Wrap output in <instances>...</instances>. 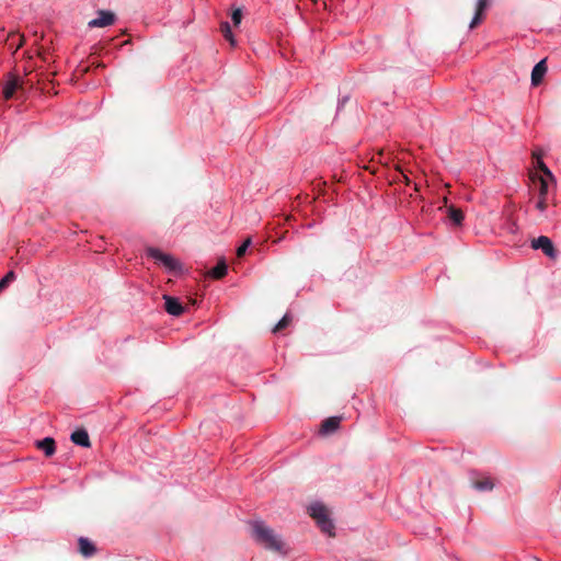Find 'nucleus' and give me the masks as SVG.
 I'll list each match as a JSON object with an SVG mask.
<instances>
[{
	"mask_svg": "<svg viewBox=\"0 0 561 561\" xmlns=\"http://www.w3.org/2000/svg\"><path fill=\"white\" fill-rule=\"evenodd\" d=\"M309 515L316 520L318 527L328 536H334V524L329 517L325 506L321 502L312 503L309 508Z\"/></svg>",
	"mask_w": 561,
	"mask_h": 561,
	"instance_id": "nucleus-2",
	"label": "nucleus"
},
{
	"mask_svg": "<svg viewBox=\"0 0 561 561\" xmlns=\"http://www.w3.org/2000/svg\"><path fill=\"white\" fill-rule=\"evenodd\" d=\"M548 194V181L540 179L539 197H546Z\"/></svg>",
	"mask_w": 561,
	"mask_h": 561,
	"instance_id": "nucleus-22",
	"label": "nucleus"
},
{
	"mask_svg": "<svg viewBox=\"0 0 561 561\" xmlns=\"http://www.w3.org/2000/svg\"><path fill=\"white\" fill-rule=\"evenodd\" d=\"M241 19H242V12L240 9H237L232 12V15H231V20H232V23L238 26L240 23H241Z\"/></svg>",
	"mask_w": 561,
	"mask_h": 561,
	"instance_id": "nucleus-23",
	"label": "nucleus"
},
{
	"mask_svg": "<svg viewBox=\"0 0 561 561\" xmlns=\"http://www.w3.org/2000/svg\"><path fill=\"white\" fill-rule=\"evenodd\" d=\"M78 542H79V551L83 557L89 558L95 553L96 548L93 545V542H91L88 538L80 537Z\"/></svg>",
	"mask_w": 561,
	"mask_h": 561,
	"instance_id": "nucleus-11",
	"label": "nucleus"
},
{
	"mask_svg": "<svg viewBox=\"0 0 561 561\" xmlns=\"http://www.w3.org/2000/svg\"><path fill=\"white\" fill-rule=\"evenodd\" d=\"M448 218L450 219V221L456 225V226H460L462 224V220H463V214L460 209L458 208H455L454 206H450L448 208Z\"/></svg>",
	"mask_w": 561,
	"mask_h": 561,
	"instance_id": "nucleus-16",
	"label": "nucleus"
},
{
	"mask_svg": "<svg viewBox=\"0 0 561 561\" xmlns=\"http://www.w3.org/2000/svg\"><path fill=\"white\" fill-rule=\"evenodd\" d=\"M70 439L73 444H76L80 447H90V445H91L89 434L83 428L75 431L71 434Z\"/></svg>",
	"mask_w": 561,
	"mask_h": 561,
	"instance_id": "nucleus-10",
	"label": "nucleus"
},
{
	"mask_svg": "<svg viewBox=\"0 0 561 561\" xmlns=\"http://www.w3.org/2000/svg\"><path fill=\"white\" fill-rule=\"evenodd\" d=\"M538 167L546 176H548L551 181H554L552 172L542 161H538Z\"/></svg>",
	"mask_w": 561,
	"mask_h": 561,
	"instance_id": "nucleus-21",
	"label": "nucleus"
},
{
	"mask_svg": "<svg viewBox=\"0 0 561 561\" xmlns=\"http://www.w3.org/2000/svg\"><path fill=\"white\" fill-rule=\"evenodd\" d=\"M252 244L251 238L245 239L242 244L237 249V255L239 257L243 256L248 250V248Z\"/></svg>",
	"mask_w": 561,
	"mask_h": 561,
	"instance_id": "nucleus-20",
	"label": "nucleus"
},
{
	"mask_svg": "<svg viewBox=\"0 0 561 561\" xmlns=\"http://www.w3.org/2000/svg\"><path fill=\"white\" fill-rule=\"evenodd\" d=\"M220 30H221L225 38L230 42L231 46H234L236 45V39L233 37V34H232L231 26H230L229 22H227V21L222 22L221 25H220Z\"/></svg>",
	"mask_w": 561,
	"mask_h": 561,
	"instance_id": "nucleus-17",
	"label": "nucleus"
},
{
	"mask_svg": "<svg viewBox=\"0 0 561 561\" xmlns=\"http://www.w3.org/2000/svg\"><path fill=\"white\" fill-rule=\"evenodd\" d=\"M290 321H291V317L288 313L284 314L283 318L274 327L273 332H277L282 329H285L286 327H288Z\"/></svg>",
	"mask_w": 561,
	"mask_h": 561,
	"instance_id": "nucleus-18",
	"label": "nucleus"
},
{
	"mask_svg": "<svg viewBox=\"0 0 561 561\" xmlns=\"http://www.w3.org/2000/svg\"><path fill=\"white\" fill-rule=\"evenodd\" d=\"M480 474L476 471L470 472V483L471 486L479 492H490L494 489L495 484L490 479V477H483L481 480H477L476 478Z\"/></svg>",
	"mask_w": 561,
	"mask_h": 561,
	"instance_id": "nucleus-5",
	"label": "nucleus"
},
{
	"mask_svg": "<svg viewBox=\"0 0 561 561\" xmlns=\"http://www.w3.org/2000/svg\"><path fill=\"white\" fill-rule=\"evenodd\" d=\"M19 87H20V84H19L18 79L14 77L10 78L3 87L4 99L10 100L14 95V93L19 89Z\"/></svg>",
	"mask_w": 561,
	"mask_h": 561,
	"instance_id": "nucleus-14",
	"label": "nucleus"
},
{
	"mask_svg": "<svg viewBox=\"0 0 561 561\" xmlns=\"http://www.w3.org/2000/svg\"><path fill=\"white\" fill-rule=\"evenodd\" d=\"M546 197H539V201L536 203V208L543 214L546 211Z\"/></svg>",
	"mask_w": 561,
	"mask_h": 561,
	"instance_id": "nucleus-24",
	"label": "nucleus"
},
{
	"mask_svg": "<svg viewBox=\"0 0 561 561\" xmlns=\"http://www.w3.org/2000/svg\"><path fill=\"white\" fill-rule=\"evenodd\" d=\"M163 299H164L165 310L169 314L178 317L183 313L184 308L178 298L164 295Z\"/></svg>",
	"mask_w": 561,
	"mask_h": 561,
	"instance_id": "nucleus-8",
	"label": "nucleus"
},
{
	"mask_svg": "<svg viewBox=\"0 0 561 561\" xmlns=\"http://www.w3.org/2000/svg\"><path fill=\"white\" fill-rule=\"evenodd\" d=\"M37 448L44 451L47 457H50L56 451L55 440L51 437H45L44 439L36 442Z\"/></svg>",
	"mask_w": 561,
	"mask_h": 561,
	"instance_id": "nucleus-12",
	"label": "nucleus"
},
{
	"mask_svg": "<svg viewBox=\"0 0 561 561\" xmlns=\"http://www.w3.org/2000/svg\"><path fill=\"white\" fill-rule=\"evenodd\" d=\"M341 419L339 416H331L323 421L321 425V433L331 434L339 428Z\"/></svg>",
	"mask_w": 561,
	"mask_h": 561,
	"instance_id": "nucleus-13",
	"label": "nucleus"
},
{
	"mask_svg": "<svg viewBox=\"0 0 561 561\" xmlns=\"http://www.w3.org/2000/svg\"><path fill=\"white\" fill-rule=\"evenodd\" d=\"M489 1L490 0H477L474 14L470 21L469 28L472 30L482 22L484 12L489 7Z\"/></svg>",
	"mask_w": 561,
	"mask_h": 561,
	"instance_id": "nucleus-7",
	"label": "nucleus"
},
{
	"mask_svg": "<svg viewBox=\"0 0 561 561\" xmlns=\"http://www.w3.org/2000/svg\"><path fill=\"white\" fill-rule=\"evenodd\" d=\"M546 72H547L546 60L541 59L533 68V71H531V84L535 85V87L538 85L542 81V78L546 75Z\"/></svg>",
	"mask_w": 561,
	"mask_h": 561,
	"instance_id": "nucleus-9",
	"label": "nucleus"
},
{
	"mask_svg": "<svg viewBox=\"0 0 561 561\" xmlns=\"http://www.w3.org/2000/svg\"><path fill=\"white\" fill-rule=\"evenodd\" d=\"M147 255L161 264L169 273H179L182 271V265L179 260L171 254L162 252L158 248H148Z\"/></svg>",
	"mask_w": 561,
	"mask_h": 561,
	"instance_id": "nucleus-3",
	"label": "nucleus"
},
{
	"mask_svg": "<svg viewBox=\"0 0 561 561\" xmlns=\"http://www.w3.org/2000/svg\"><path fill=\"white\" fill-rule=\"evenodd\" d=\"M15 279V273L13 271H9L1 279H0V290H2L9 283Z\"/></svg>",
	"mask_w": 561,
	"mask_h": 561,
	"instance_id": "nucleus-19",
	"label": "nucleus"
},
{
	"mask_svg": "<svg viewBox=\"0 0 561 561\" xmlns=\"http://www.w3.org/2000/svg\"><path fill=\"white\" fill-rule=\"evenodd\" d=\"M534 250H541L548 257L556 259L557 251L550 238L540 236L531 241Z\"/></svg>",
	"mask_w": 561,
	"mask_h": 561,
	"instance_id": "nucleus-4",
	"label": "nucleus"
},
{
	"mask_svg": "<svg viewBox=\"0 0 561 561\" xmlns=\"http://www.w3.org/2000/svg\"><path fill=\"white\" fill-rule=\"evenodd\" d=\"M228 266L225 260H220L216 266H214L209 272V276L216 279L224 277L227 274Z\"/></svg>",
	"mask_w": 561,
	"mask_h": 561,
	"instance_id": "nucleus-15",
	"label": "nucleus"
},
{
	"mask_svg": "<svg viewBox=\"0 0 561 561\" xmlns=\"http://www.w3.org/2000/svg\"><path fill=\"white\" fill-rule=\"evenodd\" d=\"M115 15L110 11H100L99 16L89 22L90 27H105L113 24Z\"/></svg>",
	"mask_w": 561,
	"mask_h": 561,
	"instance_id": "nucleus-6",
	"label": "nucleus"
},
{
	"mask_svg": "<svg viewBox=\"0 0 561 561\" xmlns=\"http://www.w3.org/2000/svg\"><path fill=\"white\" fill-rule=\"evenodd\" d=\"M252 537L254 540L263 546L265 549L276 552H283L284 545L280 536H278L270 526L263 520H254L251 523Z\"/></svg>",
	"mask_w": 561,
	"mask_h": 561,
	"instance_id": "nucleus-1",
	"label": "nucleus"
}]
</instances>
